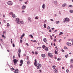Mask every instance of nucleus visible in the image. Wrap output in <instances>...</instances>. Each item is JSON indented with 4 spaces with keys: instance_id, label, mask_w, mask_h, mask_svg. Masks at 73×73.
I'll return each instance as SVG.
<instances>
[{
    "instance_id": "obj_40",
    "label": "nucleus",
    "mask_w": 73,
    "mask_h": 73,
    "mask_svg": "<svg viewBox=\"0 0 73 73\" xmlns=\"http://www.w3.org/2000/svg\"><path fill=\"white\" fill-rule=\"evenodd\" d=\"M66 72L67 73H68V72H69V70L68 69L66 70Z\"/></svg>"
},
{
    "instance_id": "obj_53",
    "label": "nucleus",
    "mask_w": 73,
    "mask_h": 73,
    "mask_svg": "<svg viewBox=\"0 0 73 73\" xmlns=\"http://www.w3.org/2000/svg\"><path fill=\"white\" fill-rule=\"evenodd\" d=\"M46 23V20H45L44 22V23Z\"/></svg>"
},
{
    "instance_id": "obj_26",
    "label": "nucleus",
    "mask_w": 73,
    "mask_h": 73,
    "mask_svg": "<svg viewBox=\"0 0 73 73\" xmlns=\"http://www.w3.org/2000/svg\"><path fill=\"white\" fill-rule=\"evenodd\" d=\"M10 25H9V23H7V27H9Z\"/></svg>"
},
{
    "instance_id": "obj_6",
    "label": "nucleus",
    "mask_w": 73,
    "mask_h": 73,
    "mask_svg": "<svg viewBox=\"0 0 73 73\" xmlns=\"http://www.w3.org/2000/svg\"><path fill=\"white\" fill-rule=\"evenodd\" d=\"M23 64V60H21L20 61V64H19L20 66H22Z\"/></svg>"
},
{
    "instance_id": "obj_60",
    "label": "nucleus",
    "mask_w": 73,
    "mask_h": 73,
    "mask_svg": "<svg viewBox=\"0 0 73 73\" xmlns=\"http://www.w3.org/2000/svg\"><path fill=\"white\" fill-rule=\"evenodd\" d=\"M54 29V28H52L51 29L52 30H53Z\"/></svg>"
},
{
    "instance_id": "obj_59",
    "label": "nucleus",
    "mask_w": 73,
    "mask_h": 73,
    "mask_svg": "<svg viewBox=\"0 0 73 73\" xmlns=\"http://www.w3.org/2000/svg\"><path fill=\"white\" fill-rule=\"evenodd\" d=\"M2 37H4V35L3 34L2 35Z\"/></svg>"
},
{
    "instance_id": "obj_7",
    "label": "nucleus",
    "mask_w": 73,
    "mask_h": 73,
    "mask_svg": "<svg viewBox=\"0 0 73 73\" xmlns=\"http://www.w3.org/2000/svg\"><path fill=\"white\" fill-rule=\"evenodd\" d=\"M48 56H49V57H53L52 54L50 52H49L48 53Z\"/></svg>"
},
{
    "instance_id": "obj_5",
    "label": "nucleus",
    "mask_w": 73,
    "mask_h": 73,
    "mask_svg": "<svg viewBox=\"0 0 73 73\" xmlns=\"http://www.w3.org/2000/svg\"><path fill=\"white\" fill-rule=\"evenodd\" d=\"M13 4V3L11 1H9L7 2V4L9 5H11Z\"/></svg>"
},
{
    "instance_id": "obj_44",
    "label": "nucleus",
    "mask_w": 73,
    "mask_h": 73,
    "mask_svg": "<svg viewBox=\"0 0 73 73\" xmlns=\"http://www.w3.org/2000/svg\"><path fill=\"white\" fill-rule=\"evenodd\" d=\"M54 42H56V39L55 38L54 39Z\"/></svg>"
},
{
    "instance_id": "obj_46",
    "label": "nucleus",
    "mask_w": 73,
    "mask_h": 73,
    "mask_svg": "<svg viewBox=\"0 0 73 73\" xmlns=\"http://www.w3.org/2000/svg\"><path fill=\"white\" fill-rule=\"evenodd\" d=\"M25 35V34H23V35H22V37H24Z\"/></svg>"
},
{
    "instance_id": "obj_30",
    "label": "nucleus",
    "mask_w": 73,
    "mask_h": 73,
    "mask_svg": "<svg viewBox=\"0 0 73 73\" xmlns=\"http://www.w3.org/2000/svg\"><path fill=\"white\" fill-rule=\"evenodd\" d=\"M45 50H46V51H48V47H46L45 48Z\"/></svg>"
},
{
    "instance_id": "obj_19",
    "label": "nucleus",
    "mask_w": 73,
    "mask_h": 73,
    "mask_svg": "<svg viewBox=\"0 0 73 73\" xmlns=\"http://www.w3.org/2000/svg\"><path fill=\"white\" fill-rule=\"evenodd\" d=\"M30 64V60H29L27 61V64L28 65H29Z\"/></svg>"
},
{
    "instance_id": "obj_9",
    "label": "nucleus",
    "mask_w": 73,
    "mask_h": 73,
    "mask_svg": "<svg viewBox=\"0 0 73 73\" xmlns=\"http://www.w3.org/2000/svg\"><path fill=\"white\" fill-rule=\"evenodd\" d=\"M26 8V6L25 5H23L22 7V9H25Z\"/></svg>"
},
{
    "instance_id": "obj_15",
    "label": "nucleus",
    "mask_w": 73,
    "mask_h": 73,
    "mask_svg": "<svg viewBox=\"0 0 73 73\" xmlns=\"http://www.w3.org/2000/svg\"><path fill=\"white\" fill-rule=\"evenodd\" d=\"M43 41L44 42H46V38H44L43 39Z\"/></svg>"
},
{
    "instance_id": "obj_21",
    "label": "nucleus",
    "mask_w": 73,
    "mask_h": 73,
    "mask_svg": "<svg viewBox=\"0 0 73 73\" xmlns=\"http://www.w3.org/2000/svg\"><path fill=\"white\" fill-rule=\"evenodd\" d=\"M18 52H19V53H21V50L20 48H19V49Z\"/></svg>"
},
{
    "instance_id": "obj_18",
    "label": "nucleus",
    "mask_w": 73,
    "mask_h": 73,
    "mask_svg": "<svg viewBox=\"0 0 73 73\" xmlns=\"http://www.w3.org/2000/svg\"><path fill=\"white\" fill-rule=\"evenodd\" d=\"M70 62H71L72 64L73 63V59H71L70 60Z\"/></svg>"
},
{
    "instance_id": "obj_43",
    "label": "nucleus",
    "mask_w": 73,
    "mask_h": 73,
    "mask_svg": "<svg viewBox=\"0 0 73 73\" xmlns=\"http://www.w3.org/2000/svg\"><path fill=\"white\" fill-rule=\"evenodd\" d=\"M50 21H54V20L53 19H50Z\"/></svg>"
},
{
    "instance_id": "obj_39",
    "label": "nucleus",
    "mask_w": 73,
    "mask_h": 73,
    "mask_svg": "<svg viewBox=\"0 0 73 73\" xmlns=\"http://www.w3.org/2000/svg\"><path fill=\"white\" fill-rule=\"evenodd\" d=\"M55 54H57V51H56V50L55 51Z\"/></svg>"
},
{
    "instance_id": "obj_22",
    "label": "nucleus",
    "mask_w": 73,
    "mask_h": 73,
    "mask_svg": "<svg viewBox=\"0 0 73 73\" xmlns=\"http://www.w3.org/2000/svg\"><path fill=\"white\" fill-rule=\"evenodd\" d=\"M43 26H44V28H46V24H44Z\"/></svg>"
},
{
    "instance_id": "obj_28",
    "label": "nucleus",
    "mask_w": 73,
    "mask_h": 73,
    "mask_svg": "<svg viewBox=\"0 0 73 73\" xmlns=\"http://www.w3.org/2000/svg\"><path fill=\"white\" fill-rule=\"evenodd\" d=\"M27 60H29V56H27Z\"/></svg>"
},
{
    "instance_id": "obj_41",
    "label": "nucleus",
    "mask_w": 73,
    "mask_h": 73,
    "mask_svg": "<svg viewBox=\"0 0 73 73\" xmlns=\"http://www.w3.org/2000/svg\"><path fill=\"white\" fill-rule=\"evenodd\" d=\"M35 54H38V53H37V51L35 52Z\"/></svg>"
},
{
    "instance_id": "obj_27",
    "label": "nucleus",
    "mask_w": 73,
    "mask_h": 73,
    "mask_svg": "<svg viewBox=\"0 0 73 73\" xmlns=\"http://www.w3.org/2000/svg\"><path fill=\"white\" fill-rule=\"evenodd\" d=\"M56 24H59V23H60V21H56Z\"/></svg>"
},
{
    "instance_id": "obj_33",
    "label": "nucleus",
    "mask_w": 73,
    "mask_h": 73,
    "mask_svg": "<svg viewBox=\"0 0 73 73\" xmlns=\"http://www.w3.org/2000/svg\"><path fill=\"white\" fill-rule=\"evenodd\" d=\"M60 59H61V58H58L57 60V61H60Z\"/></svg>"
},
{
    "instance_id": "obj_37",
    "label": "nucleus",
    "mask_w": 73,
    "mask_h": 73,
    "mask_svg": "<svg viewBox=\"0 0 73 73\" xmlns=\"http://www.w3.org/2000/svg\"><path fill=\"white\" fill-rule=\"evenodd\" d=\"M68 7H72L73 6L72 5H69Z\"/></svg>"
},
{
    "instance_id": "obj_36",
    "label": "nucleus",
    "mask_w": 73,
    "mask_h": 73,
    "mask_svg": "<svg viewBox=\"0 0 73 73\" xmlns=\"http://www.w3.org/2000/svg\"><path fill=\"white\" fill-rule=\"evenodd\" d=\"M18 54V56H19V58H20V53H19Z\"/></svg>"
},
{
    "instance_id": "obj_8",
    "label": "nucleus",
    "mask_w": 73,
    "mask_h": 73,
    "mask_svg": "<svg viewBox=\"0 0 73 73\" xmlns=\"http://www.w3.org/2000/svg\"><path fill=\"white\" fill-rule=\"evenodd\" d=\"M15 73H19V69H16L15 71L14 72Z\"/></svg>"
},
{
    "instance_id": "obj_12",
    "label": "nucleus",
    "mask_w": 73,
    "mask_h": 73,
    "mask_svg": "<svg viewBox=\"0 0 73 73\" xmlns=\"http://www.w3.org/2000/svg\"><path fill=\"white\" fill-rule=\"evenodd\" d=\"M54 72L55 73H58V71L56 69H55L54 70Z\"/></svg>"
},
{
    "instance_id": "obj_1",
    "label": "nucleus",
    "mask_w": 73,
    "mask_h": 73,
    "mask_svg": "<svg viewBox=\"0 0 73 73\" xmlns=\"http://www.w3.org/2000/svg\"><path fill=\"white\" fill-rule=\"evenodd\" d=\"M35 66H36L37 69H40L41 67V65L39 63L37 64Z\"/></svg>"
},
{
    "instance_id": "obj_51",
    "label": "nucleus",
    "mask_w": 73,
    "mask_h": 73,
    "mask_svg": "<svg viewBox=\"0 0 73 73\" xmlns=\"http://www.w3.org/2000/svg\"><path fill=\"white\" fill-rule=\"evenodd\" d=\"M49 31L50 32H52V30L51 29H50Z\"/></svg>"
},
{
    "instance_id": "obj_23",
    "label": "nucleus",
    "mask_w": 73,
    "mask_h": 73,
    "mask_svg": "<svg viewBox=\"0 0 73 73\" xmlns=\"http://www.w3.org/2000/svg\"><path fill=\"white\" fill-rule=\"evenodd\" d=\"M63 34V33L62 32H61L60 34H59V36H61V35H62Z\"/></svg>"
},
{
    "instance_id": "obj_55",
    "label": "nucleus",
    "mask_w": 73,
    "mask_h": 73,
    "mask_svg": "<svg viewBox=\"0 0 73 73\" xmlns=\"http://www.w3.org/2000/svg\"><path fill=\"white\" fill-rule=\"evenodd\" d=\"M23 36H21V39H23V38H23Z\"/></svg>"
},
{
    "instance_id": "obj_17",
    "label": "nucleus",
    "mask_w": 73,
    "mask_h": 73,
    "mask_svg": "<svg viewBox=\"0 0 73 73\" xmlns=\"http://www.w3.org/2000/svg\"><path fill=\"white\" fill-rule=\"evenodd\" d=\"M19 23H21V24H24V22L23 21H21L19 22Z\"/></svg>"
},
{
    "instance_id": "obj_11",
    "label": "nucleus",
    "mask_w": 73,
    "mask_h": 73,
    "mask_svg": "<svg viewBox=\"0 0 73 73\" xmlns=\"http://www.w3.org/2000/svg\"><path fill=\"white\" fill-rule=\"evenodd\" d=\"M67 45L68 46H71V45H72L71 43H70L69 42H67Z\"/></svg>"
},
{
    "instance_id": "obj_58",
    "label": "nucleus",
    "mask_w": 73,
    "mask_h": 73,
    "mask_svg": "<svg viewBox=\"0 0 73 73\" xmlns=\"http://www.w3.org/2000/svg\"><path fill=\"white\" fill-rule=\"evenodd\" d=\"M62 52H64V50H62Z\"/></svg>"
},
{
    "instance_id": "obj_24",
    "label": "nucleus",
    "mask_w": 73,
    "mask_h": 73,
    "mask_svg": "<svg viewBox=\"0 0 73 73\" xmlns=\"http://www.w3.org/2000/svg\"><path fill=\"white\" fill-rule=\"evenodd\" d=\"M54 4H57V1H54Z\"/></svg>"
},
{
    "instance_id": "obj_52",
    "label": "nucleus",
    "mask_w": 73,
    "mask_h": 73,
    "mask_svg": "<svg viewBox=\"0 0 73 73\" xmlns=\"http://www.w3.org/2000/svg\"><path fill=\"white\" fill-rule=\"evenodd\" d=\"M70 67L71 68H72L73 67V66H72V65H71V66H70Z\"/></svg>"
},
{
    "instance_id": "obj_14",
    "label": "nucleus",
    "mask_w": 73,
    "mask_h": 73,
    "mask_svg": "<svg viewBox=\"0 0 73 73\" xmlns=\"http://www.w3.org/2000/svg\"><path fill=\"white\" fill-rule=\"evenodd\" d=\"M41 56H42V57H45V55L44 54H41Z\"/></svg>"
},
{
    "instance_id": "obj_42",
    "label": "nucleus",
    "mask_w": 73,
    "mask_h": 73,
    "mask_svg": "<svg viewBox=\"0 0 73 73\" xmlns=\"http://www.w3.org/2000/svg\"><path fill=\"white\" fill-rule=\"evenodd\" d=\"M68 55L67 54L65 56V57H66V58H67L68 57Z\"/></svg>"
},
{
    "instance_id": "obj_38",
    "label": "nucleus",
    "mask_w": 73,
    "mask_h": 73,
    "mask_svg": "<svg viewBox=\"0 0 73 73\" xmlns=\"http://www.w3.org/2000/svg\"><path fill=\"white\" fill-rule=\"evenodd\" d=\"M47 29H50V27L49 26H48Z\"/></svg>"
},
{
    "instance_id": "obj_3",
    "label": "nucleus",
    "mask_w": 73,
    "mask_h": 73,
    "mask_svg": "<svg viewBox=\"0 0 73 73\" xmlns=\"http://www.w3.org/2000/svg\"><path fill=\"white\" fill-rule=\"evenodd\" d=\"M13 61L14 63V64L15 65L17 64V62H18V60L17 59H14L13 60Z\"/></svg>"
},
{
    "instance_id": "obj_47",
    "label": "nucleus",
    "mask_w": 73,
    "mask_h": 73,
    "mask_svg": "<svg viewBox=\"0 0 73 73\" xmlns=\"http://www.w3.org/2000/svg\"><path fill=\"white\" fill-rule=\"evenodd\" d=\"M13 47H15V44L14 43H13Z\"/></svg>"
},
{
    "instance_id": "obj_20",
    "label": "nucleus",
    "mask_w": 73,
    "mask_h": 73,
    "mask_svg": "<svg viewBox=\"0 0 73 73\" xmlns=\"http://www.w3.org/2000/svg\"><path fill=\"white\" fill-rule=\"evenodd\" d=\"M42 8H43V9H44V8H45V4L43 5L42 6Z\"/></svg>"
},
{
    "instance_id": "obj_16",
    "label": "nucleus",
    "mask_w": 73,
    "mask_h": 73,
    "mask_svg": "<svg viewBox=\"0 0 73 73\" xmlns=\"http://www.w3.org/2000/svg\"><path fill=\"white\" fill-rule=\"evenodd\" d=\"M66 3H64L62 5V7H66Z\"/></svg>"
},
{
    "instance_id": "obj_35",
    "label": "nucleus",
    "mask_w": 73,
    "mask_h": 73,
    "mask_svg": "<svg viewBox=\"0 0 73 73\" xmlns=\"http://www.w3.org/2000/svg\"><path fill=\"white\" fill-rule=\"evenodd\" d=\"M50 38L51 39V40H52V39H53V38H52V35H50Z\"/></svg>"
},
{
    "instance_id": "obj_31",
    "label": "nucleus",
    "mask_w": 73,
    "mask_h": 73,
    "mask_svg": "<svg viewBox=\"0 0 73 73\" xmlns=\"http://www.w3.org/2000/svg\"><path fill=\"white\" fill-rule=\"evenodd\" d=\"M64 48L65 49H68V48L66 46L64 47Z\"/></svg>"
},
{
    "instance_id": "obj_54",
    "label": "nucleus",
    "mask_w": 73,
    "mask_h": 73,
    "mask_svg": "<svg viewBox=\"0 0 73 73\" xmlns=\"http://www.w3.org/2000/svg\"><path fill=\"white\" fill-rule=\"evenodd\" d=\"M23 56H26V54H23Z\"/></svg>"
},
{
    "instance_id": "obj_63",
    "label": "nucleus",
    "mask_w": 73,
    "mask_h": 73,
    "mask_svg": "<svg viewBox=\"0 0 73 73\" xmlns=\"http://www.w3.org/2000/svg\"><path fill=\"white\" fill-rule=\"evenodd\" d=\"M54 46H56V43H54Z\"/></svg>"
},
{
    "instance_id": "obj_61",
    "label": "nucleus",
    "mask_w": 73,
    "mask_h": 73,
    "mask_svg": "<svg viewBox=\"0 0 73 73\" xmlns=\"http://www.w3.org/2000/svg\"><path fill=\"white\" fill-rule=\"evenodd\" d=\"M11 69L13 70H15V69L13 68H12Z\"/></svg>"
},
{
    "instance_id": "obj_49",
    "label": "nucleus",
    "mask_w": 73,
    "mask_h": 73,
    "mask_svg": "<svg viewBox=\"0 0 73 73\" xmlns=\"http://www.w3.org/2000/svg\"><path fill=\"white\" fill-rule=\"evenodd\" d=\"M23 41V40H22L21 39L20 40V43H22V42Z\"/></svg>"
},
{
    "instance_id": "obj_29",
    "label": "nucleus",
    "mask_w": 73,
    "mask_h": 73,
    "mask_svg": "<svg viewBox=\"0 0 73 73\" xmlns=\"http://www.w3.org/2000/svg\"><path fill=\"white\" fill-rule=\"evenodd\" d=\"M29 36H30L32 38H33V35H29Z\"/></svg>"
},
{
    "instance_id": "obj_57",
    "label": "nucleus",
    "mask_w": 73,
    "mask_h": 73,
    "mask_svg": "<svg viewBox=\"0 0 73 73\" xmlns=\"http://www.w3.org/2000/svg\"><path fill=\"white\" fill-rule=\"evenodd\" d=\"M26 44L27 46H29V45H28V43H26Z\"/></svg>"
},
{
    "instance_id": "obj_62",
    "label": "nucleus",
    "mask_w": 73,
    "mask_h": 73,
    "mask_svg": "<svg viewBox=\"0 0 73 73\" xmlns=\"http://www.w3.org/2000/svg\"><path fill=\"white\" fill-rule=\"evenodd\" d=\"M5 15H3V17H5Z\"/></svg>"
},
{
    "instance_id": "obj_4",
    "label": "nucleus",
    "mask_w": 73,
    "mask_h": 73,
    "mask_svg": "<svg viewBox=\"0 0 73 73\" xmlns=\"http://www.w3.org/2000/svg\"><path fill=\"white\" fill-rule=\"evenodd\" d=\"M15 21H17V24H20V21L18 18H17L15 19Z\"/></svg>"
},
{
    "instance_id": "obj_25",
    "label": "nucleus",
    "mask_w": 73,
    "mask_h": 73,
    "mask_svg": "<svg viewBox=\"0 0 73 73\" xmlns=\"http://www.w3.org/2000/svg\"><path fill=\"white\" fill-rule=\"evenodd\" d=\"M70 13H73V10H70Z\"/></svg>"
},
{
    "instance_id": "obj_34",
    "label": "nucleus",
    "mask_w": 73,
    "mask_h": 73,
    "mask_svg": "<svg viewBox=\"0 0 73 73\" xmlns=\"http://www.w3.org/2000/svg\"><path fill=\"white\" fill-rule=\"evenodd\" d=\"M45 45H43L42 46V47L43 49H44V48H45Z\"/></svg>"
},
{
    "instance_id": "obj_56",
    "label": "nucleus",
    "mask_w": 73,
    "mask_h": 73,
    "mask_svg": "<svg viewBox=\"0 0 73 73\" xmlns=\"http://www.w3.org/2000/svg\"><path fill=\"white\" fill-rule=\"evenodd\" d=\"M11 43H12V39H11Z\"/></svg>"
},
{
    "instance_id": "obj_13",
    "label": "nucleus",
    "mask_w": 73,
    "mask_h": 73,
    "mask_svg": "<svg viewBox=\"0 0 73 73\" xmlns=\"http://www.w3.org/2000/svg\"><path fill=\"white\" fill-rule=\"evenodd\" d=\"M12 16L13 18H15L16 17V15H15V14H13L12 15Z\"/></svg>"
},
{
    "instance_id": "obj_50",
    "label": "nucleus",
    "mask_w": 73,
    "mask_h": 73,
    "mask_svg": "<svg viewBox=\"0 0 73 73\" xmlns=\"http://www.w3.org/2000/svg\"><path fill=\"white\" fill-rule=\"evenodd\" d=\"M35 19H36L37 20V19H38V18H37V17H35Z\"/></svg>"
},
{
    "instance_id": "obj_2",
    "label": "nucleus",
    "mask_w": 73,
    "mask_h": 73,
    "mask_svg": "<svg viewBox=\"0 0 73 73\" xmlns=\"http://www.w3.org/2000/svg\"><path fill=\"white\" fill-rule=\"evenodd\" d=\"M70 21L69 19L68 18H66L64 19V20L63 21L64 23H65L66 22H69Z\"/></svg>"
},
{
    "instance_id": "obj_48",
    "label": "nucleus",
    "mask_w": 73,
    "mask_h": 73,
    "mask_svg": "<svg viewBox=\"0 0 73 73\" xmlns=\"http://www.w3.org/2000/svg\"><path fill=\"white\" fill-rule=\"evenodd\" d=\"M31 19L29 17L28 19V20L29 21H30V20H31Z\"/></svg>"
},
{
    "instance_id": "obj_64",
    "label": "nucleus",
    "mask_w": 73,
    "mask_h": 73,
    "mask_svg": "<svg viewBox=\"0 0 73 73\" xmlns=\"http://www.w3.org/2000/svg\"><path fill=\"white\" fill-rule=\"evenodd\" d=\"M32 53H33V54H35V52L33 51L32 52Z\"/></svg>"
},
{
    "instance_id": "obj_32",
    "label": "nucleus",
    "mask_w": 73,
    "mask_h": 73,
    "mask_svg": "<svg viewBox=\"0 0 73 73\" xmlns=\"http://www.w3.org/2000/svg\"><path fill=\"white\" fill-rule=\"evenodd\" d=\"M52 68H53V69H55V68H56V66H53Z\"/></svg>"
},
{
    "instance_id": "obj_45",
    "label": "nucleus",
    "mask_w": 73,
    "mask_h": 73,
    "mask_svg": "<svg viewBox=\"0 0 73 73\" xmlns=\"http://www.w3.org/2000/svg\"><path fill=\"white\" fill-rule=\"evenodd\" d=\"M34 42H37V41L36 40H35L33 41Z\"/></svg>"
},
{
    "instance_id": "obj_10",
    "label": "nucleus",
    "mask_w": 73,
    "mask_h": 73,
    "mask_svg": "<svg viewBox=\"0 0 73 73\" xmlns=\"http://www.w3.org/2000/svg\"><path fill=\"white\" fill-rule=\"evenodd\" d=\"M35 62L34 63V65H36V64H37V61H36V59H35Z\"/></svg>"
}]
</instances>
